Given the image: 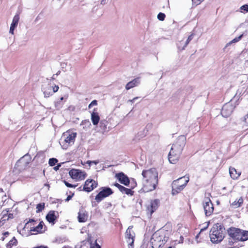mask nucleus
Here are the masks:
<instances>
[{
	"mask_svg": "<svg viewBox=\"0 0 248 248\" xmlns=\"http://www.w3.org/2000/svg\"><path fill=\"white\" fill-rule=\"evenodd\" d=\"M98 163H99V161H98V160L88 161H87V163H88L89 165H92V164H95V165H96V164H97Z\"/></svg>",
	"mask_w": 248,
	"mask_h": 248,
	"instance_id": "4c0bfd02",
	"label": "nucleus"
},
{
	"mask_svg": "<svg viewBox=\"0 0 248 248\" xmlns=\"http://www.w3.org/2000/svg\"><path fill=\"white\" fill-rule=\"evenodd\" d=\"M168 248H172L171 247H170Z\"/></svg>",
	"mask_w": 248,
	"mask_h": 248,
	"instance_id": "13d9d810",
	"label": "nucleus"
},
{
	"mask_svg": "<svg viewBox=\"0 0 248 248\" xmlns=\"http://www.w3.org/2000/svg\"><path fill=\"white\" fill-rule=\"evenodd\" d=\"M235 106L232 102H228L225 104L222 107L221 114L223 117L227 118L231 115L232 112Z\"/></svg>",
	"mask_w": 248,
	"mask_h": 248,
	"instance_id": "f8f14e48",
	"label": "nucleus"
},
{
	"mask_svg": "<svg viewBox=\"0 0 248 248\" xmlns=\"http://www.w3.org/2000/svg\"><path fill=\"white\" fill-rule=\"evenodd\" d=\"M97 186V183L93 179H88L85 182L83 187V190L87 192L92 191Z\"/></svg>",
	"mask_w": 248,
	"mask_h": 248,
	"instance_id": "4468645a",
	"label": "nucleus"
},
{
	"mask_svg": "<svg viewBox=\"0 0 248 248\" xmlns=\"http://www.w3.org/2000/svg\"><path fill=\"white\" fill-rule=\"evenodd\" d=\"M139 97H134L133 99H131V100H128V102H130V103H134L135 102V101L136 100H137V99H138Z\"/></svg>",
	"mask_w": 248,
	"mask_h": 248,
	"instance_id": "79ce46f5",
	"label": "nucleus"
},
{
	"mask_svg": "<svg viewBox=\"0 0 248 248\" xmlns=\"http://www.w3.org/2000/svg\"><path fill=\"white\" fill-rule=\"evenodd\" d=\"M193 3L196 5L200 4L203 0H192Z\"/></svg>",
	"mask_w": 248,
	"mask_h": 248,
	"instance_id": "58836bf2",
	"label": "nucleus"
},
{
	"mask_svg": "<svg viewBox=\"0 0 248 248\" xmlns=\"http://www.w3.org/2000/svg\"><path fill=\"white\" fill-rule=\"evenodd\" d=\"M105 0H102L101 1V4H104V3H105Z\"/></svg>",
	"mask_w": 248,
	"mask_h": 248,
	"instance_id": "603ef678",
	"label": "nucleus"
},
{
	"mask_svg": "<svg viewBox=\"0 0 248 248\" xmlns=\"http://www.w3.org/2000/svg\"><path fill=\"white\" fill-rule=\"evenodd\" d=\"M69 173L73 179L78 181L83 180L86 177V174L84 171L77 169H72Z\"/></svg>",
	"mask_w": 248,
	"mask_h": 248,
	"instance_id": "9b49d317",
	"label": "nucleus"
},
{
	"mask_svg": "<svg viewBox=\"0 0 248 248\" xmlns=\"http://www.w3.org/2000/svg\"><path fill=\"white\" fill-rule=\"evenodd\" d=\"M228 233L234 240L244 241L248 240V231L235 228L229 229Z\"/></svg>",
	"mask_w": 248,
	"mask_h": 248,
	"instance_id": "423d86ee",
	"label": "nucleus"
},
{
	"mask_svg": "<svg viewBox=\"0 0 248 248\" xmlns=\"http://www.w3.org/2000/svg\"><path fill=\"white\" fill-rule=\"evenodd\" d=\"M60 166H61V165H58V166H57L55 167L54 168V169L55 170H58L59 169V167H60Z\"/></svg>",
	"mask_w": 248,
	"mask_h": 248,
	"instance_id": "49530a36",
	"label": "nucleus"
},
{
	"mask_svg": "<svg viewBox=\"0 0 248 248\" xmlns=\"http://www.w3.org/2000/svg\"><path fill=\"white\" fill-rule=\"evenodd\" d=\"M58 217V213L54 211H50L46 216V220L52 224L54 225L55 220Z\"/></svg>",
	"mask_w": 248,
	"mask_h": 248,
	"instance_id": "dca6fc26",
	"label": "nucleus"
},
{
	"mask_svg": "<svg viewBox=\"0 0 248 248\" xmlns=\"http://www.w3.org/2000/svg\"><path fill=\"white\" fill-rule=\"evenodd\" d=\"M142 175L143 191L148 192L155 190L158 184V172L156 170L152 168L143 170Z\"/></svg>",
	"mask_w": 248,
	"mask_h": 248,
	"instance_id": "f257e3e1",
	"label": "nucleus"
},
{
	"mask_svg": "<svg viewBox=\"0 0 248 248\" xmlns=\"http://www.w3.org/2000/svg\"><path fill=\"white\" fill-rule=\"evenodd\" d=\"M62 248H71L69 246H65V247H63Z\"/></svg>",
	"mask_w": 248,
	"mask_h": 248,
	"instance_id": "864d4df0",
	"label": "nucleus"
},
{
	"mask_svg": "<svg viewBox=\"0 0 248 248\" xmlns=\"http://www.w3.org/2000/svg\"><path fill=\"white\" fill-rule=\"evenodd\" d=\"M159 204V201L158 200L155 199L151 201L147 208V213L151 215L157 209Z\"/></svg>",
	"mask_w": 248,
	"mask_h": 248,
	"instance_id": "2eb2a0df",
	"label": "nucleus"
},
{
	"mask_svg": "<svg viewBox=\"0 0 248 248\" xmlns=\"http://www.w3.org/2000/svg\"><path fill=\"white\" fill-rule=\"evenodd\" d=\"M140 83V78H136L133 79L132 81H131L127 83V84L125 86V88L126 90H129L131 88L135 87L138 85Z\"/></svg>",
	"mask_w": 248,
	"mask_h": 248,
	"instance_id": "393cba45",
	"label": "nucleus"
},
{
	"mask_svg": "<svg viewBox=\"0 0 248 248\" xmlns=\"http://www.w3.org/2000/svg\"><path fill=\"white\" fill-rule=\"evenodd\" d=\"M229 173L231 177L233 180L237 179L241 175V172H238L234 168H229Z\"/></svg>",
	"mask_w": 248,
	"mask_h": 248,
	"instance_id": "b1692460",
	"label": "nucleus"
},
{
	"mask_svg": "<svg viewBox=\"0 0 248 248\" xmlns=\"http://www.w3.org/2000/svg\"><path fill=\"white\" fill-rule=\"evenodd\" d=\"M95 246H96V248H101V247L97 243L96 244Z\"/></svg>",
	"mask_w": 248,
	"mask_h": 248,
	"instance_id": "8fccbe9b",
	"label": "nucleus"
},
{
	"mask_svg": "<svg viewBox=\"0 0 248 248\" xmlns=\"http://www.w3.org/2000/svg\"><path fill=\"white\" fill-rule=\"evenodd\" d=\"M186 143V137L180 136L172 144L169 153L168 158L170 162L175 164L178 161Z\"/></svg>",
	"mask_w": 248,
	"mask_h": 248,
	"instance_id": "f03ea898",
	"label": "nucleus"
},
{
	"mask_svg": "<svg viewBox=\"0 0 248 248\" xmlns=\"http://www.w3.org/2000/svg\"><path fill=\"white\" fill-rule=\"evenodd\" d=\"M59 86H57V85H54L53 86V89H52V91H53V94L56 92H57L58 90H59Z\"/></svg>",
	"mask_w": 248,
	"mask_h": 248,
	"instance_id": "ea45409f",
	"label": "nucleus"
},
{
	"mask_svg": "<svg viewBox=\"0 0 248 248\" xmlns=\"http://www.w3.org/2000/svg\"><path fill=\"white\" fill-rule=\"evenodd\" d=\"M244 202L243 198L242 197H239L238 199H236L232 202L230 201L231 206L233 208H237L242 206Z\"/></svg>",
	"mask_w": 248,
	"mask_h": 248,
	"instance_id": "5701e85b",
	"label": "nucleus"
},
{
	"mask_svg": "<svg viewBox=\"0 0 248 248\" xmlns=\"http://www.w3.org/2000/svg\"><path fill=\"white\" fill-rule=\"evenodd\" d=\"M168 232L164 230H159L152 235L151 243L153 248H159L164 245L168 239Z\"/></svg>",
	"mask_w": 248,
	"mask_h": 248,
	"instance_id": "7ed1b4c3",
	"label": "nucleus"
},
{
	"mask_svg": "<svg viewBox=\"0 0 248 248\" xmlns=\"http://www.w3.org/2000/svg\"><path fill=\"white\" fill-rule=\"evenodd\" d=\"M225 229L218 223L215 224L211 229L210 237L214 243H218L222 241L224 237Z\"/></svg>",
	"mask_w": 248,
	"mask_h": 248,
	"instance_id": "20e7f679",
	"label": "nucleus"
},
{
	"mask_svg": "<svg viewBox=\"0 0 248 248\" xmlns=\"http://www.w3.org/2000/svg\"><path fill=\"white\" fill-rule=\"evenodd\" d=\"M193 38V34H192L190 35H189L187 40L186 42H185L184 45L183 46H181V43H178L177 44V47L179 50H184L185 48L186 47L187 45L189 44V43L192 40V39Z\"/></svg>",
	"mask_w": 248,
	"mask_h": 248,
	"instance_id": "a878e982",
	"label": "nucleus"
},
{
	"mask_svg": "<svg viewBox=\"0 0 248 248\" xmlns=\"http://www.w3.org/2000/svg\"><path fill=\"white\" fill-rule=\"evenodd\" d=\"M205 229H206V228H204V229H202L201 230V232H202V231H203V230H204Z\"/></svg>",
	"mask_w": 248,
	"mask_h": 248,
	"instance_id": "4d7b16f0",
	"label": "nucleus"
},
{
	"mask_svg": "<svg viewBox=\"0 0 248 248\" xmlns=\"http://www.w3.org/2000/svg\"><path fill=\"white\" fill-rule=\"evenodd\" d=\"M189 181V176L186 175L173 181L171 184L172 194L174 195L183 190Z\"/></svg>",
	"mask_w": 248,
	"mask_h": 248,
	"instance_id": "39448f33",
	"label": "nucleus"
},
{
	"mask_svg": "<svg viewBox=\"0 0 248 248\" xmlns=\"http://www.w3.org/2000/svg\"><path fill=\"white\" fill-rule=\"evenodd\" d=\"M91 120L93 125H97L100 120V117L98 113L93 112L91 114Z\"/></svg>",
	"mask_w": 248,
	"mask_h": 248,
	"instance_id": "bb28decb",
	"label": "nucleus"
},
{
	"mask_svg": "<svg viewBox=\"0 0 248 248\" xmlns=\"http://www.w3.org/2000/svg\"><path fill=\"white\" fill-rule=\"evenodd\" d=\"M114 185L123 194H126L127 195H132L133 194V191L130 189L126 188L118 183H115Z\"/></svg>",
	"mask_w": 248,
	"mask_h": 248,
	"instance_id": "4be33fe9",
	"label": "nucleus"
},
{
	"mask_svg": "<svg viewBox=\"0 0 248 248\" xmlns=\"http://www.w3.org/2000/svg\"><path fill=\"white\" fill-rule=\"evenodd\" d=\"M240 10H241V12H242V11H245V12L247 13L248 12V4H245L240 7Z\"/></svg>",
	"mask_w": 248,
	"mask_h": 248,
	"instance_id": "72a5a7b5",
	"label": "nucleus"
},
{
	"mask_svg": "<svg viewBox=\"0 0 248 248\" xmlns=\"http://www.w3.org/2000/svg\"><path fill=\"white\" fill-rule=\"evenodd\" d=\"M88 218V212L86 211L81 209L79 210L78 215V220L79 222H86Z\"/></svg>",
	"mask_w": 248,
	"mask_h": 248,
	"instance_id": "aec40b11",
	"label": "nucleus"
},
{
	"mask_svg": "<svg viewBox=\"0 0 248 248\" xmlns=\"http://www.w3.org/2000/svg\"><path fill=\"white\" fill-rule=\"evenodd\" d=\"M141 133V132H140L138 133V135L136 137L137 140H139L140 138H143L144 136V133Z\"/></svg>",
	"mask_w": 248,
	"mask_h": 248,
	"instance_id": "c9c22d12",
	"label": "nucleus"
},
{
	"mask_svg": "<svg viewBox=\"0 0 248 248\" xmlns=\"http://www.w3.org/2000/svg\"><path fill=\"white\" fill-rule=\"evenodd\" d=\"M77 133L71 130H67L64 132L62 137L64 139L65 145H63V148L66 149L68 146H71L74 143L75 138L77 137Z\"/></svg>",
	"mask_w": 248,
	"mask_h": 248,
	"instance_id": "0eeeda50",
	"label": "nucleus"
},
{
	"mask_svg": "<svg viewBox=\"0 0 248 248\" xmlns=\"http://www.w3.org/2000/svg\"><path fill=\"white\" fill-rule=\"evenodd\" d=\"M97 104V101L95 100H94L91 102V103L89 104L88 108H91L93 106H96Z\"/></svg>",
	"mask_w": 248,
	"mask_h": 248,
	"instance_id": "f704fd0d",
	"label": "nucleus"
},
{
	"mask_svg": "<svg viewBox=\"0 0 248 248\" xmlns=\"http://www.w3.org/2000/svg\"><path fill=\"white\" fill-rule=\"evenodd\" d=\"M19 15L16 14L13 17L12 23L11 24L9 33L14 34V30L17 27L18 22L19 21Z\"/></svg>",
	"mask_w": 248,
	"mask_h": 248,
	"instance_id": "f3484780",
	"label": "nucleus"
},
{
	"mask_svg": "<svg viewBox=\"0 0 248 248\" xmlns=\"http://www.w3.org/2000/svg\"><path fill=\"white\" fill-rule=\"evenodd\" d=\"M132 226H129L125 232V238L128 243V248H134L135 234L132 230Z\"/></svg>",
	"mask_w": 248,
	"mask_h": 248,
	"instance_id": "6e6552de",
	"label": "nucleus"
},
{
	"mask_svg": "<svg viewBox=\"0 0 248 248\" xmlns=\"http://www.w3.org/2000/svg\"><path fill=\"white\" fill-rule=\"evenodd\" d=\"M8 234H9V233L8 232H6L4 233V234L5 235H8Z\"/></svg>",
	"mask_w": 248,
	"mask_h": 248,
	"instance_id": "6e6d98bb",
	"label": "nucleus"
},
{
	"mask_svg": "<svg viewBox=\"0 0 248 248\" xmlns=\"http://www.w3.org/2000/svg\"><path fill=\"white\" fill-rule=\"evenodd\" d=\"M64 184L65 185V186L68 187H74L75 188L77 185H72L69 183H68L66 181H64Z\"/></svg>",
	"mask_w": 248,
	"mask_h": 248,
	"instance_id": "e433bc0d",
	"label": "nucleus"
},
{
	"mask_svg": "<svg viewBox=\"0 0 248 248\" xmlns=\"http://www.w3.org/2000/svg\"><path fill=\"white\" fill-rule=\"evenodd\" d=\"M58 162V160L55 158L49 159L48 164L50 166H54Z\"/></svg>",
	"mask_w": 248,
	"mask_h": 248,
	"instance_id": "7c9ffc66",
	"label": "nucleus"
},
{
	"mask_svg": "<svg viewBox=\"0 0 248 248\" xmlns=\"http://www.w3.org/2000/svg\"><path fill=\"white\" fill-rule=\"evenodd\" d=\"M45 207L44 203H39L37 205L36 209L37 212H41Z\"/></svg>",
	"mask_w": 248,
	"mask_h": 248,
	"instance_id": "2f4dec72",
	"label": "nucleus"
},
{
	"mask_svg": "<svg viewBox=\"0 0 248 248\" xmlns=\"http://www.w3.org/2000/svg\"><path fill=\"white\" fill-rule=\"evenodd\" d=\"M113 193V191L109 187H103L101 191L96 196L95 200L98 202H101L105 198H106Z\"/></svg>",
	"mask_w": 248,
	"mask_h": 248,
	"instance_id": "9d476101",
	"label": "nucleus"
},
{
	"mask_svg": "<svg viewBox=\"0 0 248 248\" xmlns=\"http://www.w3.org/2000/svg\"><path fill=\"white\" fill-rule=\"evenodd\" d=\"M53 85L48 84L43 87V91L45 97H48L53 94Z\"/></svg>",
	"mask_w": 248,
	"mask_h": 248,
	"instance_id": "6ab92c4d",
	"label": "nucleus"
},
{
	"mask_svg": "<svg viewBox=\"0 0 248 248\" xmlns=\"http://www.w3.org/2000/svg\"><path fill=\"white\" fill-rule=\"evenodd\" d=\"M73 195H74V194H73L72 195H69V196H68L67 197L66 199V201H69V200L72 198V197H73Z\"/></svg>",
	"mask_w": 248,
	"mask_h": 248,
	"instance_id": "c03bdc74",
	"label": "nucleus"
},
{
	"mask_svg": "<svg viewBox=\"0 0 248 248\" xmlns=\"http://www.w3.org/2000/svg\"><path fill=\"white\" fill-rule=\"evenodd\" d=\"M242 36V35H241L239 36V37L235 38L234 39L232 40L231 41H230V42L227 43V46H230L231 44H232V43H235L238 42L239 40H240Z\"/></svg>",
	"mask_w": 248,
	"mask_h": 248,
	"instance_id": "c756f323",
	"label": "nucleus"
},
{
	"mask_svg": "<svg viewBox=\"0 0 248 248\" xmlns=\"http://www.w3.org/2000/svg\"><path fill=\"white\" fill-rule=\"evenodd\" d=\"M13 217V215L12 214H9L7 217V219L9 218H12Z\"/></svg>",
	"mask_w": 248,
	"mask_h": 248,
	"instance_id": "a18cd8bd",
	"label": "nucleus"
},
{
	"mask_svg": "<svg viewBox=\"0 0 248 248\" xmlns=\"http://www.w3.org/2000/svg\"><path fill=\"white\" fill-rule=\"evenodd\" d=\"M81 125H83V128L84 129H88L91 126L90 121L88 120L82 121L80 124Z\"/></svg>",
	"mask_w": 248,
	"mask_h": 248,
	"instance_id": "cd10ccee",
	"label": "nucleus"
},
{
	"mask_svg": "<svg viewBox=\"0 0 248 248\" xmlns=\"http://www.w3.org/2000/svg\"><path fill=\"white\" fill-rule=\"evenodd\" d=\"M34 220L33 219H30L29 221H28V223L34 222Z\"/></svg>",
	"mask_w": 248,
	"mask_h": 248,
	"instance_id": "3c124183",
	"label": "nucleus"
},
{
	"mask_svg": "<svg viewBox=\"0 0 248 248\" xmlns=\"http://www.w3.org/2000/svg\"><path fill=\"white\" fill-rule=\"evenodd\" d=\"M179 43H181V46H183L185 42H183V41H180Z\"/></svg>",
	"mask_w": 248,
	"mask_h": 248,
	"instance_id": "de8ad7c7",
	"label": "nucleus"
},
{
	"mask_svg": "<svg viewBox=\"0 0 248 248\" xmlns=\"http://www.w3.org/2000/svg\"><path fill=\"white\" fill-rule=\"evenodd\" d=\"M44 225V223L43 221H41L36 227L31 228V231L33 232L32 233L33 234L43 232H45V229H43Z\"/></svg>",
	"mask_w": 248,
	"mask_h": 248,
	"instance_id": "412c9836",
	"label": "nucleus"
},
{
	"mask_svg": "<svg viewBox=\"0 0 248 248\" xmlns=\"http://www.w3.org/2000/svg\"><path fill=\"white\" fill-rule=\"evenodd\" d=\"M116 177L121 184L125 186H128L129 184L128 178L124 173L120 172L116 174Z\"/></svg>",
	"mask_w": 248,
	"mask_h": 248,
	"instance_id": "a211bd4d",
	"label": "nucleus"
},
{
	"mask_svg": "<svg viewBox=\"0 0 248 248\" xmlns=\"http://www.w3.org/2000/svg\"><path fill=\"white\" fill-rule=\"evenodd\" d=\"M63 100V97H62L60 98V101L61 102V101H62Z\"/></svg>",
	"mask_w": 248,
	"mask_h": 248,
	"instance_id": "5fc2aeb1",
	"label": "nucleus"
},
{
	"mask_svg": "<svg viewBox=\"0 0 248 248\" xmlns=\"http://www.w3.org/2000/svg\"><path fill=\"white\" fill-rule=\"evenodd\" d=\"M45 186H47L48 187V189H49V184H45Z\"/></svg>",
	"mask_w": 248,
	"mask_h": 248,
	"instance_id": "09e8293b",
	"label": "nucleus"
},
{
	"mask_svg": "<svg viewBox=\"0 0 248 248\" xmlns=\"http://www.w3.org/2000/svg\"><path fill=\"white\" fill-rule=\"evenodd\" d=\"M17 244V240L15 238L13 237L12 240H11L9 243L7 244L6 247L7 248H12L13 246H16Z\"/></svg>",
	"mask_w": 248,
	"mask_h": 248,
	"instance_id": "c85d7f7f",
	"label": "nucleus"
},
{
	"mask_svg": "<svg viewBox=\"0 0 248 248\" xmlns=\"http://www.w3.org/2000/svg\"><path fill=\"white\" fill-rule=\"evenodd\" d=\"M165 15L162 13H159L157 15V18L160 21H163L165 18Z\"/></svg>",
	"mask_w": 248,
	"mask_h": 248,
	"instance_id": "473e14b6",
	"label": "nucleus"
},
{
	"mask_svg": "<svg viewBox=\"0 0 248 248\" xmlns=\"http://www.w3.org/2000/svg\"><path fill=\"white\" fill-rule=\"evenodd\" d=\"M62 104H61L60 103V101H57V102H56V103H55V107L56 108H61L62 107Z\"/></svg>",
	"mask_w": 248,
	"mask_h": 248,
	"instance_id": "a19ab883",
	"label": "nucleus"
},
{
	"mask_svg": "<svg viewBox=\"0 0 248 248\" xmlns=\"http://www.w3.org/2000/svg\"><path fill=\"white\" fill-rule=\"evenodd\" d=\"M31 159V156L29 155L26 154L18 160L17 165L25 169L30 163Z\"/></svg>",
	"mask_w": 248,
	"mask_h": 248,
	"instance_id": "ddd939ff",
	"label": "nucleus"
},
{
	"mask_svg": "<svg viewBox=\"0 0 248 248\" xmlns=\"http://www.w3.org/2000/svg\"><path fill=\"white\" fill-rule=\"evenodd\" d=\"M203 208L206 216H211L214 211L213 204L209 198H205L202 203Z\"/></svg>",
	"mask_w": 248,
	"mask_h": 248,
	"instance_id": "1a4fd4ad",
	"label": "nucleus"
},
{
	"mask_svg": "<svg viewBox=\"0 0 248 248\" xmlns=\"http://www.w3.org/2000/svg\"><path fill=\"white\" fill-rule=\"evenodd\" d=\"M245 122L248 125V114L245 118Z\"/></svg>",
	"mask_w": 248,
	"mask_h": 248,
	"instance_id": "37998d69",
	"label": "nucleus"
}]
</instances>
